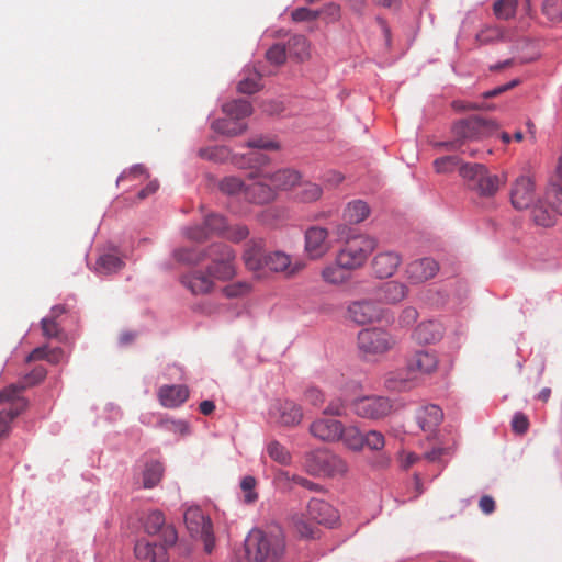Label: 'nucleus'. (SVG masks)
Returning a JSON list of instances; mask_svg holds the SVG:
<instances>
[{"mask_svg":"<svg viewBox=\"0 0 562 562\" xmlns=\"http://www.w3.org/2000/svg\"><path fill=\"white\" fill-rule=\"evenodd\" d=\"M177 260L189 265H199L210 259L207 273L217 280L227 281L236 276L235 252L226 244H213L206 250L178 249L175 252Z\"/></svg>","mask_w":562,"mask_h":562,"instance_id":"f257e3e1","label":"nucleus"},{"mask_svg":"<svg viewBox=\"0 0 562 562\" xmlns=\"http://www.w3.org/2000/svg\"><path fill=\"white\" fill-rule=\"evenodd\" d=\"M248 562H279L285 551L283 532L276 527L268 531L252 529L245 540Z\"/></svg>","mask_w":562,"mask_h":562,"instance_id":"f03ea898","label":"nucleus"},{"mask_svg":"<svg viewBox=\"0 0 562 562\" xmlns=\"http://www.w3.org/2000/svg\"><path fill=\"white\" fill-rule=\"evenodd\" d=\"M496 130L497 125L494 121L485 120L480 116H471L454 123L452 133L456 138L452 142L442 143L440 145L449 150H461L465 153L467 150L462 149V145L465 140L487 137Z\"/></svg>","mask_w":562,"mask_h":562,"instance_id":"7ed1b4c3","label":"nucleus"},{"mask_svg":"<svg viewBox=\"0 0 562 562\" xmlns=\"http://www.w3.org/2000/svg\"><path fill=\"white\" fill-rule=\"evenodd\" d=\"M376 247V240L368 235L360 234L347 243L338 250L336 262L347 271L362 268L369 256Z\"/></svg>","mask_w":562,"mask_h":562,"instance_id":"20e7f679","label":"nucleus"},{"mask_svg":"<svg viewBox=\"0 0 562 562\" xmlns=\"http://www.w3.org/2000/svg\"><path fill=\"white\" fill-rule=\"evenodd\" d=\"M459 170L469 188L481 196H493L503 184L498 176L491 175L481 164H464Z\"/></svg>","mask_w":562,"mask_h":562,"instance_id":"39448f33","label":"nucleus"},{"mask_svg":"<svg viewBox=\"0 0 562 562\" xmlns=\"http://www.w3.org/2000/svg\"><path fill=\"white\" fill-rule=\"evenodd\" d=\"M305 468L310 474L336 476L347 472L348 467L344 459L327 449H318L306 453Z\"/></svg>","mask_w":562,"mask_h":562,"instance_id":"423d86ee","label":"nucleus"},{"mask_svg":"<svg viewBox=\"0 0 562 562\" xmlns=\"http://www.w3.org/2000/svg\"><path fill=\"white\" fill-rule=\"evenodd\" d=\"M357 340L358 348L366 358L382 356L396 345L394 336L381 328L362 329Z\"/></svg>","mask_w":562,"mask_h":562,"instance_id":"0eeeda50","label":"nucleus"},{"mask_svg":"<svg viewBox=\"0 0 562 562\" xmlns=\"http://www.w3.org/2000/svg\"><path fill=\"white\" fill-rule=\"evenodd\" d=\"M184 524L192 537H200L204 543V550L211 553L215 546L213 525L198 506L188 507L183 513Z\"/></svg>","mask_w":562,"mask_h":562,"instance_id":"6e6552de","label":"nucleus"},{"mask_svg":"<svg viewBox=\"0 0 562 562\" xmlns=\"http://www.w3.org/2000/svg\"><path fill=\"white\" fill-rule=\"evenodd\" d=\"M352 412L366 419H382L389 416L393 411V403L385 396H361L351 402Z\"/></svg>","mask_w":562,"mask_h":562,"instance_id":"1a4fd4ad","label":"nucleus"},{"mask_svg":"<svg viewBox=\"0 0 562 562\" xmlns=\"http://www.w3.org/2000/svg\"><path fill=\"white\" fill-rule=\"evenodd\" d=\"M329 232L322 226H311L305 231V252L308 258L317 260L323 258L330 249Z\"/></svg>","mask_w":562,"mask_h":562,"instance_id":"9d476101","label":"nucleus"},{"mask_svg":"<svg viewBox=\"0 0 562 562\" xmlns=\"http://www.w3.org/2000/svg\"><path fill=\"white\" fill-rule=\"evenodd\" d=\"M348 316L359 325L379 322L384 316V310L371 300H359L349 304Z\"/></svg>","mask_w":562,"mask_h":562,"instance_id":"9b49d317","label":"nucleus"},{"mask_svg":"<svg viewBox=\"0 0 562 562\" xmlns=\"http://www.w3.org/2000/svg\"><path fill=\"white\" fill-rule=\"evenodd\" d=\"M269 415L280 425L293 427L302 422L303 409L292 401H277L271 405Z\"/></svg>","mask_w":562,"mask_h":562,"instance_id":"f8f14e48","label":"nucleus"},{"mask_svg":"<svg viewBox=\"0 0 562 562\" xmlns=\"http://www.w3.org/2000/svg\"><path fill=\"white\" fill-rule=\"evenodd\" d=\"M145 530L148 535H160L164 546H173L178 540V533L173 526L166 525L165 516L159 510L149 513L145 518Z\"/></svg>","mask_w":562,"mask_h":562,"instance_id":"ddd939ff","label":"nucleus"},{"mask_svg":"<svg viewBox=\"0 0 562 562\" xmlns=\"http://www.w3.org/2000/svg\"><path fill=\"white\" fill-rule=\"evenodd\" d=\"M245 186V198L254 203L263 204L274 200L276 192L271 186L268 173L257 175Z\"/></svg>","mask_w":562,"mask_h":562,"instance_id":"4468645a","label":"nucleus"},{"mask_svg":"<svg viewBox=\"0 0 562 562\" xmlns=\"http://www.w3.org/2000/svg\"><path fill=\"white\" fill-rule=\"evenodd\" d=\"M510 201L516 210H526L536 201L535 183L530 177H518L510 191Z\"/></svg>","mask_w":562,"mask_h":562,"instance_id":"2eb2a0df","label":"nucleus"},{"mask_svg":"<svg viewBox=\"0 0 562 562\" xmlns=\"http://www.w3.org/2000/svg\"><path fill=\"white\" fill-rule=\"evenodd\" d=\"M310 434L324 442H335L344 435V424L340 420L319 417L310 425Z\"/></svg>","mask_w":562,"mask_h":562,"instance_id":"dca6fc26","label":"nucleus"},{"mask_svg":"<svg viewBox=\"0 0 562 562\" xmlns=\"http://www.w3.org/2000/svg\"><path fill=\"white\" fill-rule=\"evenodd\" d=\"M46 374L47 371L43 366H36L29 374L24 375L19 383L11 384L4 390L0 391V402L22 398L20 394L25 389L42 382Z\"/></svg>","mask_w":562,"mask_h":562,"instance_id":"f3484780","label":"nucleus"},{"mask_svg":"<svg viewBox=\"0 0 562 562\" xmlns=\"http://www.w3.org/2000/svg\"><path fill=\"white\" fill-rule=\"evenodd\" d=\"M402 262L400 254L387 250L381 251L372 259V270L376 278L384 279L392 277Z\"/></svg>","mask_w":562,"mask_h":562,"instance_id":"a211bd4d","label":"nucleus"},{"mask_svg":"<svg viewBox=\"0 0 562 562\" xmlns=\"http://www.w3.org/2000/svg\"><path fill=\"white\" fill-rule=\"evenodd\" d=\"M306 515L308 519L328 527H333L338 519L337 512L333 506L318 498H312L308 502Z\"/></svg>","mask_w":562,"mask_h":562,"instance_id":"6ab92c4d","label":"nucleus"},{"mask_svg":"<svg viewBox=\"0 0 562 562\" xmlns=\"http://www.w3.org/2000/svg\"><path fill=\"white\" fill-rule=\"evenodd\" d=\"M227 228L226 220L218 214H209L204 218L203 226H195L188 229V236L193 240H204L209 234H221Z\"/></svg>","mask_w":562,"mask_h":562,"instance_id":"aec40b11","label":"nucleus"},{"mask_svg":"<svg viewBox=\"0 0 562 562\" xmlns=\"http://www.w3.org/2000/svg\"><path fill=\"white\" fill-rule=\"evenodd\" d=\"M439 270L438 263L430 258L415 260L407 266V278L413 283H422L434 278Z\"/></svg>","mask_w":562,"mask_h":562,"instance_id":"412c9836","label":"nucleus"},{"mask_svg":"<svg viewBox=\"0 0 562 562\" xmlns=\"http://www.w3.org/2000/svg\"><path fill=\"white\" fill-rule=\"evenodd\" d=\"M407 294V285L395 280L384 282L375 290L379 302L384 304H397L402 302Z\"/></svg>","mask_w":562,"mask_h":562,"instance_id":"4be33fe9","label":"nucleus"},{"mask_svg":"<svg viewBox=\"0 0 562 562\" xmlns=\"http://www.w3.org/2000/svg\"><path fill=\"white\" fill-rule=\"evenodd\" d=\"M189 397L186 385H162L158 391L160 404L167 408H176L182 405Z\"/></svg>","mask_w":562,"mask_h":562,"instance_id":"5701e85b","label":"nucleus"},{"mask_svg":"<svg viewBox=\"0 0 562 562\" xmlns=\"http://www.w3.org/2000/svg\"><path fill=\"white\" fill-rule=\"evenodd\" d=\"M164 543H150L144 540H139L135 544V555L144 562H167V548Z\"/></svg>","mask_w":562,"mask_h":562,"instance_id":"b1692460","label":"nucleus"},{"mask_svg":"<svg viewBox=\"0 0 562 562\" xmlns=\"http://www.w3.org/2000/svg\"><path fill=\"white\" fill-rule=\"evenodd\" d=\"M443 336V327L439 322H422L413 331V339L420 345L434 344Z\"/></svg>","mask_w":562,"mask_h":562,"instance_id":"393cba45","label":"nucleus"},{"mask_svg":"<svg viewBox=\"0 0 562 562\" xmlns=\"http://www.w3.org/2000/svg\"><path fill=\"white\" fill-rule=\"evenodd\" d=\"M514 30H507L498 25H487L475 35V42L479 45L512 42L514 40Z\"/></svg>","mask_w":562,"mask_h":562,"instance_id":"a878e982","label":"nucleus"},{"mask_svg":"<svg viewBox=\"0 0 562 562\" xmlns=\"http://www.w3.org/2000/svg\"><path fill=\"white\" fill-rule=\"evenodd\" d=\"M181 282L194 295L207 294L214 286L211 276L202 271H193L183 276Z\"/></svg>","mask_w":562,"mask_h":562,"instance_id":"bb28decb","label":"nucleus"},{"mask_svg":"<svg viewBox=\"0 0 562 562\" xmlns=\"http://www.w3.org/2000/svg\"><path fill=\"white\" fill-rule=\"evenodd\" d=\"M443 413L437 405L422 407L417 413V423L424 431H434L442 422Z\"/></svg>","mask_w":562,"mask_h":562,"instance_id":"cd10ccee","label":"nucleus"},{"mask_svg":"<svg viewBox=\"0 0 562 562\" xmlns=\"http://www.w3.org/2000/svg\"><path fill=\"white\" fill-rule=\"evenodd\" d=\"M263 266L276 272L288 271L289 274H294L303 268L301 265L292 267L290 257L282 251H273L266 255Z\"/></svg>","mask_w":562,"mask_h":562,"instance_id":"c85d7f7f","label":"nucleus"},{"mask_svg":"<svg viewBox=\"0 0 562 562\" xmlns=\"http://www.w3.org/2000/svg\"><path fill=\"white\" fill-rule=\"evenodd\" d=\"M263 240H250L244 252V261L249 270L257 271L263 267Z\"/></svg>","mask_w":562,"mask_h":562,"instance_id":"c756f323","label":"nucleus"},{"mask_svg":"<svg viewBox=\"0 0 562 562\" xmlns=\"http://www.w3.org/2000/svg\"><path fill=\"white\" fill-rule=\"evenodd\" d=\"M274 192L277 190H289L299 183L301 175L293 169H280L271 175H268Z\"/></svg>","mask_w":562,"mask_h":562,"instance_id":"7c9ffc66","label":"nucleus"},{"mask_svg":"<svg viewBox=\"0 0 562 562\" xmlns=\"http://www.w3.org/2000/svg\"><path fill=\"white\" fill-rule=\"evenodd\" d=\"M438 359L434 353L427 351H418L409 361L411 371H417L423 374H431L437 370Z\"/></svg>","mask_w":562,"mask_h":562,"instance_id":"2f4dec72","label":"nucleus"},{"mask_svg":"<svg viewBox=\"0 0 562 562\" xmlns=\"http://www.w3.org/2000/svg\"><path fill=\"white\" fill-rule=\"evenodd\" d=\"M370 214L368 204L361 200L349 202L344 210L342 217L349 224L363 222Z\"/></svg>","mask_w":562,"mask_h":562,"instance_id":"473e14b6","label":"nucleus"},{"mask_svg":"<svg viewBox=\"0 0 562 562\" xmlns=\"http://www.w3.org/2000/svg\"><path fill=\"white\" fill-rule=\"evenodd\" d=\"M8 402H11V407L0 412V436L8 432L10 423L27 406L25 398L9 400Z\"/></svg>","mask_w":562,"mask_h":562,"instance_id":"72a5a7b5","label":"nucleus"},{"mask_svg":"<svg viewBox=\"0 0 562 562\" xmlns=\"http://www.w3.org/2000/svg\"><path fill=\"white\" fill-rule=\"evenodd\" d=\"M223 112L226 114V116H229L237 122H241V120L252 113V106L247 100H233L223 104Z\"/></svg>","mask_w":562,"mask_h":562,"instance_id":"f704fd0d","label":"nucleus"},{"mask_svg":"<svg viewBox=\"0 0 562 562\" xmlns=\"http://www.w3.org/2000/svg\"><path fill=\"white\" fill-rule=\"evenodd\" d=\"M212 128L216 133H221L227 136H236L246 130V124L244 122H237L234 119L227 116L225 119L215 120L212 123Z\"/></svg>","mask_w":562,"mask_h":562,"instance_id":"c9c22d12","label":"nucleus"},{"mask_svg":"<svg viewBox=\"0 0 562 562\" xmlns=\"http://www.w3.org/2000/svg\"><path fill=\"white\" fill-rule=\"evenodd\" d=\"M288 54L291 57L303 61L310 56L307 40L302 35L292 36L286 45Z\"/></svg>","mask_w":562,"mask_h":562,"instance_id":"e433bc0d","label":"nucleus"},{"mask_svg":"<svg viewBox=\"0 0 562 562\" xmlns=\"http://www.w3.org/2000/svg\"><path fill=\"white\" fill-rule=\"evenodd\" d=\"M346 269L344 267H340L335 262V265H328L326 266L322 272V279L329 284L334 285H340L347 282L348 276L346 274Z\"/></svg>","mask_w":562,"mask_h":562,"instance_id":"4c0bfd02","label":"nucleus"},{"mask_svg":"<svg viewBox=\"0 0 562 562\" xmlns=\"http://www.w3.org/2000/svg\"><path fill=\"white\" fill-rule=\"evenodd\" d=\"M162 473L164 467L160 462L147 463L143 472V486L145 488H153L160 482Z\"/></svg>","mask_w":562,"mask_h":562,"instance_id":"58836bf2","label":"nucleus"},{"mask_svg":"<svg viewBox=\"0 0 562 562\" xmlns=\"http://www.w3.org/2000/svg\"><path fill=\"white\" fill-rule=\"evenodd\" d=\"M340 439L350 450L361 451L363 449V434L357 427L344 426V435Z\"/></svg>","mask_w":562,"mask_h":562,"instance_id":"ea45409f","label":"nucleus"},{"mask_svg":"<svg viewBox=\"0 0 562 562\" xmlns=\"http://www.w3.org/2000/svg\"><path fill=\"white\" fill-rule=\"evenodd\" d=\"M323 194L322 188L312 182H305L296 192L295 199L303 203H311L317 201Z\"/></svg>","mask_w":562,"mask_h":562,"instance_id":"a19ab883","label":"nucleus"},{"mask_svg":"<svg viewBox=\"0 0 562 562\" xmlns=\"http://www.w3.org/2000/svg\"><path fill=\"white\" fill-rule=\"evenodd\" d=\"M267 453L272 460L280 464H289L291 462L289 450L276 440L267 446Z\"/></svg>","mask_w":562,"mask_h":562,"instance_id":"79ce46f5","label":"nucleus"},{"mask_svg":"<svg viewBox=\"0 0 562 562\" xmlns=\"http://www.w3.org/2000/svg\"><path fill=\"white\" fill-rule=\"evenodd\" d=\"M546 201L554 213L562 215V187L549 184L546 192Z\"/></svg>","mask_w":562,"mask_h":562,"instance_id":"37998d69","label":"nucleus"},{"mask_svg":"<svg viewBox=\"0 0 562 562\" xmlns=\"http://www.w3.org/2000/svg\"><path fill=\"white\" fill-rule=\"evenodd\" d=\"M517 0H497L494 5V14L498 19L508 20L516 13Z\"/></svg>","mask_w":562,"mask_h":562,"instance_id":"c03bdc74","label":"nucleus"},{"mask_svg":"<svg viewBox=\"0 0 562 562\" xmlns=\"http://www.w3.org/2000/svg\"><path fill=\"white\" fill-rule=\"evenodd\" d=\"M555 215L552 209L547 210L541 205H536L532 210V220L537 225L549 227L555 222Z\"/></svg>","mask_w":562,"mask_h":562,"instance_id":"a18cd8bd","label":"nucleus"},{"mask_svg":"<svg viewBox=\"0 0 562 562\" xmlns=\"http://www.w3.org/2000/svg\"><path fill=\"white\" fill-rule=\"evenodd\" d=\"M98 266L102 272L112 273L123 267V261L113 254H104L99 258Z\"/></svg>","mask_w":562,"mask_h":562,"instance_id":"49530a36","label":"nucleus"},{"mask_svg":"<svg viewBox=\"0 0 562 562\" xmlns=\"http://www.w3.org/2000/svg\"><path fill=\"white\" fill-rule=\"evenodd\" d=\"M261 76L258 72H254L250 76L239 81L237 90L240 93L251 94L260 90L261 88Z\"/></svg>","mask_w":562,"mask_h":562,"instance_id":"de8ad7c7","label":"nucleus"},{"mask_svg":"<svg viewBox=\"0 0 562 562\" xmlns=\"http://www.w3.org/2000/svg\"><path fill=\"white\" fill-rule=\"evenodd\" d=\"M251 291L250 283L246 281H238L231 283L223 288V294L228 299L241 297Z\"/></svg>","mask_w":562,"mask_h":562,"instance_id":"09e8293b","label":"nucleus"},{"mask_svg":"<svg viewBox=\"0 0 562 562\" xmlns=\"http://www.w3.org/2000/svg\"><path fill=\"white\" fill-rule=\"evenodd\" d=\"M543 14L553 22H562V0H544Z\"/></svg>","mask_w":562,"mask_h":562,"instance_id":"8fccbe9b","label":"nucleus"},{"mask_svg":"<svg viewBox=\"0 0 562 562\" xmlns=\"http://www.w3.org/2000/svg\"><path fill=\"white\" fill-rule=\"evenodd\" d=\"M245 183L237 177H226L220 182V190L223 193L233 195L237 194L240 191L245 192Z\"/></svg>","mask_w":562,"mask_h":562,"instance_id":"3c124183","label":"nucleus"},{"mask_svg":"<svg viewBox=\"0 0 562 562\" xmlns=\"http://www.w3.org/2000/svg\"><path fill=\"white\" fill-rule=\"evenodd\" d=\"M385 446V438L382 432L378 430H370L363 435V448L367 447L370 450L380 451Z\"/></svg>","mask_w":562,"mask_h":562,"instance_id":"603ef678","label":"nucleus"},{"mask_svg":"<svg viewBox=\"0 0 562 562\" xmlns=\"http://www.w3.org/2000/svg\"><path fill=\"white\" fill-rule=\"evenodd\" d=\"M460 165L457 156H443L434 161V167L438 173H447L453 171Z\"/></svg>","mask_w":562,"mask_h":562,"instance_id":"864d4df0","label":"nucleus"},{"mask_svg":"<svg viewBox=\"0 0 562 562\" xmlns=\"http://www.w3.org/2000/svg\"><path fill=\"white\" fill-rule=\"evenodd\" d=\"M240 487L244 492V501L251 504L257 501L258 494L255 492L256 480L252 476H245L240 482Z\"/></svg>","mask_w":562,"mask_h":562,"instance_id":"5fc2aeb1","label":"nucleus"},{"mask_svg":"<svg viewBox=\"0 0 562 562\" xmlns=\"http://www.w3.org/2000/svg\"><path fill=\"white\" fill-rule=\"evenodd\" d=\"M286 54H288L286 47L280 45V44H274L267 50L266 57L271 64L282 65V64H284V61L286 59Z\"/></svg>","mask_w":562,"mask_h":562,"instance_id":"6e6d98bb","label":"nucleus"},{"mask_svg":"<svg viewBox=\"0 0 562 562\" xmlns=\"http://www.w3.org/2000/svg\"><path fill=\"white\" fill-rule=\"evenodd\" d=\"M291 15L295 22L315 21L316 19L321 18L322 12L308 8H297L292 11Z\"/></svg>","mask_w":562,"mask_h":562,"instance_id":"4d7b16f0","label":"nucleus"},{"mask_svg":"<svg viewBox=\"0 0 562 562\" xmlns=\"http://www.w3.org/2000/svg\"><path fill=\"white\" fill-rule=\"evenodd\" d=\"M43 336L46 338H58L61 330L54 318H43L41 322Z\"/></svg>","mask_w":562,"mask_h":562,"instance_id":"13d9d810","label":"nucleus"},{"mask_svg":"<svg viewBox=\"0 0 562 562\" xmlns=\"http://www.w3.org/2000/svg\"><path fill=\"white\" fill-rule=\"evenodd\" d=\"M160 425L176 434H179L181 436H184L189 432V426L183 420H171V419H165L160 422Z\"/></svg>","mask_w":562,"mask_h":562,"instance_id":"bf43d9fd","label":"nucleus"},{"mask_svg":"<svg viewBox=\"0 0 562 562\" xmlns=\"http://www.w3.org/2000/svg\"><path fill=\"white\" fill-rule=\"evenodd\" d=\"M304 398L307 403H310L311 405H313L315 407L321 406L325 401V396H324L323 392L319 389L314 387V386L306 389V391L304 393Z\"/></svg>","mask_w":562,"mask_h":562,"instance_id":"052dcab7","label":"nucleus"},{"mask_svg":"<svg viewBox=\"0 0 562 562\" xmlns=\"http://www.w3.org/2000/svg\"><path fill=\"white\" fill-rule=\"evenodd\" d=\"M334 233L338 241L345 243H347L348 239H352L359 235L355 234V231L347 225V222L336 225Z\"/></svg>","mask_w":562,"mask_h":562,"instance_id":"680f3d73","label":"nucleus"},{"mask_svg":"<svg viewBox=\"0 0 562 562\" xmlns=\"http://www.w3.org/2000/svg\"><path fill=\"white\" fill-rule=\"evenodd\" d=\"M247 146L249 148H256V149H268V150H278L279 149L278 143L267 139L261 136L247 142Z\"/></svg>","mask_w":562,"mask_h":562,"instance_id":"e2e57ef3","label":"nucleus"},{"mask_svg":"<svg viewBox=\"0 0 562 562\" xmlns=\"http://www.w3.org/2000/svg\"><path fill=\"white\" fill-rule=\"evenodd\" d=\"M529 420L522 413H516L512 420V428L516 434L522 435L528 430Z\"/></svg>","mask_w":562,"mask_h":562,"instance_id":"0e129e2a","label":"nucleus"},{"mask_svg":"<svg viewBox=\"0 0 562 562\" xmlns=\"http://www.w3.org/2000/svg\"><path fill=\"white\" fill-rule=\"evenodd\" d=\"M248 235L249 231L244 225H236L234 227L228 228L226 232V237L235 243L244 240Z\"/></svg>","mask_w":562,"mask_h":562,"instance_id":"69168bd1","label":"nucleus"},{"mask_svg":"<svg viewBox=\"0 0 562 562\" xmlns=\"http://www.w3.org/2000/svg\"><path fill=\"white\" fill-rule=\"evenodd\" d=\"M418 317V312L415 307L408 306L405 307L398 318V324L401 326H411L416 322Z\"/></svg>","mask_w":562,"mask_h":562,"instance_id":"338daca9","label":"nucleus"},{"mask_svg":"<svg viewBox=\"0 0 562 562\" xmlns=\"http://www.w3.org/2000/svg\"><path fill=\"white\" fill-rule=\"evenodd\" d=\"M322 15L326 21H336L340 16V7L334 2L327 3L322 10Z\"/></svg>","mask_w":562,"mask_h":562,"instance_id":"774afa93","label":"nucleus"}]
</instances>
